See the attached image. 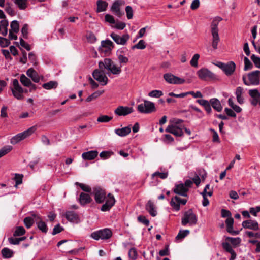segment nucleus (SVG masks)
Segmentation results:
<instances>
[{"mask_svg": "<svg viewBox=\"0 0 260 260\" xmlns=\"http://www.w3.org/2000/svg\"><path fill=\"white\" fill-rule=\"evenodd\" d=\"M173 191L175 193L183 196H187V192L188 189L184 185V184L180 183L176 184L173 189Z\"/></svg>", "mask_w": 260, "mask_h": 260, "instance_id": "4be33fe9", "label": "nucleus"}, {"mask_svg": "<svg viewBox=\"0 0 260 260\" xmlns=\"http://www.w3.org/2000/svg\"><path fill=\"white\" fill-rule=\"evenodd\" d=\"M259 76L260 71L258 70L249 73L247 75L248 80H247L246 76H243V83L247 86L258 85L260 83Z\"/></svg>", "mask_w": 260, "mask_h": 260, "instance_id": "20e7f679", "label": "nucleus"}, {"mask_svg": "<svg viewBox=\"0 0 260 260\" xmlns=\"http://www.w3.org/2000/svg\"><path fill=\"white\" fill-rule=\"evenodd\" d=\"M146 209L152 216L154 217L156 215L157 211L155 209V205L151 201L149 200L147 202L146 205Z\"/></svg>", "mask_w": 260, "mask_h": 260, "instance_id": "c85d7f7f", "label": "nucleus"}, {"mask_svg": "<svg viewBox=\"0 0 260 260\" xmlns=\"http://www.w3.org/2000/svg\"><path fill=\"white\" fill-rule=\"evenodd\" d=\"M222 20V18L221 17L217 16L213 19L211 24V32L212 37V46L214 49L217 48L218 44L220 40L218 26L219 23Z\"/></svg>", "mask_w": 260, "mask_h": 260, "instance_id": "f03ea898", "label": "nucleus"}, {"mask_svg": "<svg viewBox=\"0 0 260 260\" xmlns=\"http://www.w3.org/2000/svg\"><path fill=\"white\" fill-rule=\"evenodd\" d=\"M187 202V200L185 199H181L180 197L176 196L172 198L170 204L171 206L176 211H178L180 209V204L184 205Z\"/></svg>", "mask_w": 260, "mask_h": 260, "instance_id": "a211bd4d", "label": "nucleus"}, {"mask_svg": "<svg viewBox=\"0 0 260 260\" xmlns=\"http://www.w3.org/2000/svg\"><path fill=\"white\" fill-rule=\"evenodd\" d=\"M242 226L245 229H249L255 231L259 230L258 222L255 220H247L244 221L242 223Z\"/></svg>", "mask_w": 260, "mask_h": 260, "instance_id": "5701e85b", "label": "nucleus"}, {"mask_svg": "<svg viewBox=\"0 0 260 260\" xmlns=\"http://www.w3.org/2000/svg\"><path fill=\"white\" fill-rule=\"evenodd\" d=\"M104 71L100 69H96L92 73L93 78L102 85H106L108 81V79Z\"/></svg>", "mask_w": 260, "mask_h": 260, "instance_id": "f8f14e48", "label": "nucleus"}, {"mask_svg": "<svg viewBox=\"0 0 260 260\" xmlns=\"http://www.w3.org/2000/svg\"><path fill=\"white\" fill-rule=\"evenodd\" d=\"M163 93L161 91L158 90H154L150 92L148 94L149 96L153 98H159L162 96Z\"/></svg>", "mask_w": 260, "mask_h": 260, "instance_id": "5fc2aeb1", "label": "nucleus"}, {"mask_svg": "<svg viewBox=\"0 0 260 260\" xmlns=\"http://www.w3.org/2000/svg\"><path fill=\"white\" fill-rule=\"evenodd\" d=\"M227 240L230 241L233 245L235 246H237L239 245L241 242V239L240 238H232V237H228Z\"/></svg>", "mask_w": 260, "mask_h": 260, "instance_id": "bf43d9fd", "label": "nucleus"}, {"mask_svg": "<svg viewBox=\"0 0 260 260\" xmlns=\"http://www.w3.org/2000/svg\"><path fill=\"white\" fill-rule=\"evenodd\" d=\"M236 68V64L234 62L231 61L225 64L222 71L226 76H230L233 74L235 71Z\"/></svg>", "mask_w": 260, "mask_h": 260, "instance_id": "412c9836", "label": "nucleus"}, {"mask_svg": "<svg viewBox=\"0 0 260 260\" xmlns=\"http://www.w3.org/2000/svg\"><path fill=\"white\" fill-rule=\"evenodd\" d=\"M138 111L141 113H150L155 110L154 104L151 102L144 101V103L139 105L137 107Z\"/></svg>", "mask_w": 260, "mask_h": 260, "instance_id": "9d476101", "label": "nucleus"}, {"mask_svg": "<svg viewBox=\"0 0 260 260\" xmlns=\"http://www.w3.org/2000/svg\"><path fill=\"white\" fill-rule=\"evenodd\" d=\"M128 256L131 259L135 260L137 258L138 254L136 249L135 248H132L128 252Z\"/></svg>", "mask_w": 260, "mask_h": 260, "instance_id": "603ef678", "label": "nucleus"}, {"mask_svg": "<svg viewBox=\"0 0 260 260\" xmlns=\"http://www.w3.org/2000/svg\"><path fill=\"white\" fill-rule=\"evenodd\" d=\"M86 38L88 42L91 44L94 43L97 40L95 35L91 31H88L87 32L86 35Z\"/></svg>", "mask_w": 260, "mask_h": 260, "instance_id": "a19ab883", "label": "nucleus"}, {"mask_svg": "<svg viewBox=\"0 0 260 260\" xmlns=\"http://www.w3.org/2000/svg\"><path fill=\"white\" fill-rule=\"evenodd\" d=\"M98 155V151L96 150H91L86 152H84L82 154V157L83 159L91 160L95 159Z\"/></svg>", "mask_w": 260, "mask_h": 260, "instance_id": "a878e982", "label": "nucleus"}, {"mask_svg": "<svg viewBox=\"0 0 260 260\" xmlns=\"http://www.w3.org/2000/svg\"><path fill=\"white\" fill-rule=\"evenodd\" d=\"M96 4H97L96 11L98 12L105 11L107 9V8L108 5L107 2H106L105 1H101V0L98 1Z\"/></svg>", "mask_w": 260, "mask_h": 260, "instance_id": "4c0bfd02", "label": "nucleus"}, {"mask_svg": "<svg viewBox=\"0 0 260 260\" xmlns=\"http://www.w3.org/2000/svg\"><path fill=\"white\" fill-rule=\"evenodd\" d=\"M27 75L31 78V79L36 83H38L40 81V77L37 72L32 68L29 69L26 72Z\"/></svg>", "mask_w": 260, "mask_h": 260, "instance_id": "7c9ffc66", "label": "nucleus"}, {"mask_svg": "<svg viewBox=\"0 0 260 260\" xmlns=\"http://www.w3.org/2000/svg\"><path fill=\"white\" fill-rule=\"evenodd\" d=\"M2 254L4 257L9 258L13 256V252L8 248H4L2 250Z\"/></svg>", "mask_w": 260, "mask_h": 260, "instance_id": "ea45409f", "label": "nucleus"}, {"mask_svg": "<svg viewBox=\"0 0 260 260\" xmlns=\"http://www.w3.org/2000/svg\"><path fill=\"white\" fill-rule=\"evenodd\" d=\"M225 223L226 225V230L229 233H231L232 234H238L237 232L234 231L233 230L234 219L232 217H231L228 218L225 220Z\"/></svg>", "mask_w": 260, "mask_h": 260, "instance_id": "473e14b6", "label": "nucleus"}, {"mask_svg": "<svg viewBox=\"0 0 260 260\" xmlns=\"http://www.w3.org/2000/svg\"><path fill=\"white\" fill-rule=\"evenodd\" d=\"M99 67L101 71L106 70L114 75H119L121 72V67H117L109 58H105L103 61H100Z\"/></svg>", "mask_w": 260, "mask_h": 260, "instance_id": "7ed1b4c3", "label": "nucleus"}, {"mask_svg": "<svg viewBox=\"0 0 260 260\" xmlns=\"http://www.w3.org/2000/svg\"><path fill=\"white\" fill-rule=\"evenodd\" d=\"M126 16L128 19H131L133 17V10L131 6H127L125 8Z\"/></svg>", "mask_w": 260, "mask_h": 260, "instance_id": "4d7b16f0", "label": "nucleus"}, {"mask_svg": "<svg viewBox=\"0 0 260 260\" xmlns=\"http://www.w3.org/2000/svg\"><path fill=\"white\" fill-rule=\"evenodd\" d=\"M199 78L203 80H214L217 79V76L206 68H202L197 71Z\"/></svg>", "mask_w": 260, "mask_h": 260, "instance_id": "6e6552de", "label": "nucleus"}, {"mask_svg": "<svg viewBox=\"0 0 260 260\" xmlns=\"http://www.w3.org/2000/svg\"><path fill=\"white\" fill-rule=\"evenodd\" d=\"M114 24V25L112 26L113 27L118 29H120V30L123 29L124 28V27H125V24L122 22H120V21H117L116 22H115V23Z\"/></svg>", "mask_w": 260, "mask_h": 260, "instance_id": "69168bd1", "label": "nucleus"}, {"mask_svg": "<svg viewBox=\"0 0 260 260\" xmlns=\"http://www.w3.org/2000/svg\"><path fill=\"white\" fill-rule=\"evenodd\" d=\"M79 201L81 205L84 206L90 203L92 201V199L88 194L82 192L80 194Z\"/></svg>", "mask_w": 260, "mask_h": 260, "instance_id": "bb28decb", "label": "nucleus"}, {"mask_svg": "<svg viewBox=\"0 0 260 260\" xmlns=\"http://www.w3.org/2000/svg\"><path fill=\"white\" fill-rule=\"evenodd\" d=\"M76 185H79L80 188L84 191L85 192H90L91 191V188L86 185V184H83V183H79V182H76Z\"/></svg>", "mask_w": 260, "mask_h": 260, "instance_id": "13d9d810", "label": "nucleus"}, {"mask_svg": "<svg viewBox=\"0 0 260 260\" xmlns=\"http://www.w3.org/2000/svg\"><path fill=\"white\" fill-rule=\"evenodd\" d=\"M114 132L119 136L125 137L131 133V128L130 126H126L122 128L115 129Z\"/></svg>", "mask_w": 260, "mask_h": 260, "instance_id": "c756f323", "label": "nucleus"}, {"mask_svg": "<svg viewBox=\"0 0 260 260\" xmlns=\"http://www.w3.org/2000/svg\"><path fill=\"white\" fill-rule=\"evenodd\" d=\"M210 131L212 132L213 133V139L212 141L213 142H220V139L218 136V135L216 131L212 128H210Z\"/></svg>", "mask_w": 260, "mask_h": 260, "instance_id": "338daca9", "label": "nucleus"}, {"mask_svg": "<svg viewBox=\"0 0 260 260\" xmlns=\"http://www.w3.org/2000/svg\"><path fill=\"white\" fill-rule=\"evenodd\" d=\"M104 92V90H101V91H96L90 95L89 96H88L86 99V101L87 102H90L91 101L96 99L98 97H99L101 95H102Z\"/></svg>", "mask_w": 260, "mask_h": 260, "instance_id": "58836bf2", "label": "nucleus"}, {"mask_svg": "<svg viewBox=\"0 0 260 260\" xmlns=\"http://www.w3.org/2000/svg\"><path fill=\"white\" fill-rule=\"evenodd\" d=\"M166 132L170 133L177 137L182 136L183 132L182 129L177 125H169L165 129Z\"/></svg>", "mask_w": 260, "mask_h": 260, "instance_id": "6ab92c4d", "label": "nucleus"}, {"mask_svg": "<svg viewBox=\"0 0 260 260\" xmlns=\"http://www.w3.org/2000/svg\"><path fill=\"white\" fill-rule=\"evenodd\" d=\"M11 29L9 31H12L14 33L18 32L19 30V23L16 20H14L11 23Z\"/></svg>", "mask_w": 260, "mask_h": 260, "instance_id": "c03bdc74", "label": "nucleus"}, {"mask_svg": "<svg viewBox=\"0 0 260 260\" xmlns=\"http://www.w3.org/2000/svg\"><path fill=\"white\" fill-rule=\"evenodd\" d=\"M113 48L114 44L111 40L102 41L101 47L99 48V51L107 54L110 53Z\"/></svg>", "mask_w": 260, "mask_h": 260, "instance_id": "dca6fc26", "label": "nucleus"}, {"mask_svg": "<svg viewBox=\"0 0 260 260\" xmlns=\"http://www.w3.org/2000/svg\"><path fill=\"white\" fill-rule=\"evenodd\" d=\"M134 112L132 107L119 106L114 110V113L119 116H125Z\"/></svg>", "mask_w": 260, "mask_h": 260, "instance_id": "2eb2a0df", "label": "nucleus"}, {"mask_svg": "<svg viewBox=\"0 0 260 260\" xmlns=\"http://www.w3.org/2000/svg\"><path fill=\"white\" fill-rule=\"evenodd\" d=\"M125 5V1L123 0H116L111 7V11L118 17H121L123 15V12L121 11V7Z\"/></svg>", "mask_w": 260, "mask_h": 260, "instance_id": "ddd939ff", "label": "nucleus"}, {"mask_svg": "<svg viewBox=\"0 0 260 260\" xmlns=\"http://www.w3.org/2000/svg\"><path fill=\"white\" fill-rule=\"evenodd\" d=\"M198 221V218L193 213L192 209H189L185 212L181 219V223L185 226L188 224L189 225L196 224Z\"/></svg>", "mask_w": 260, "mask_h": 260, "instance_id": "0eeeda50", "label": "nucleus"}, {"mask_svg": "<svg viewBox=\"0 0 260 260\" xmlns=\"http://www.w3.org/2000/svg\"><path fill=\"white\" fill-rule=\"evenodd\" d=\"M94 199L97 203H102L106 200V203L101 208L102 211H109L115 203V200L113 195L109 193L106 197V192L101 188H96L94 190Z\"/></svg>", "mask_w": 260, "mask_h": 260, "instance_id": "f257e3e1", "label": "nucleus"}, {"mask_svg": "<svg viewBox=\"0 0 260 260\" xmlns=\"http://www.w3.org/2000/svg\"><path fill=\"white\" fill-rule=\"evenodd\" d=\"M64 216L71 222L78 223L80 222L79 216L74 211H68L65 213Z\"/></svg>", "mask_w": 260, "mask_h": 260, "instance_id": "aec40b11", "label": "nucleus"}, {"mask_svg": "<svg viewBox=\"0 0 260 260\" xmlns=\"http://www.w3.org/2000/svg\"><path fill=\"white\" fill-rule=\"evenodd\" d=\"M10 41L6 38L0 37V46L2 47H6L9 45Z\"/></svg>", "mask_w": 260, "mask_h": 260, "instance_id": "680f3d73", "label": "nucleus"}, {"mask_svg": "<svg viewBox=\"0 0 260 260\" xmlns=\"http://www.w3.org/2000/svg\"><path fill=\"white\" fill-rule=\"evenodd\" d=\"M20 80L24 86L30 88V91L36 90V85L32 83L30 80L26 77L25 75L22 74L21 75Z\"/></svg>", "mask_w": 260, "mask_h": 260, "instance_id": "b1692460", "label": "nucleus"}, {"mask_svg": "<svg viewBox=\"0 0 260 260\" xmlns=\"http://www.w3.org/2000/svg\"><path fill=\"white\" fill-rule=\"evenodd\" d=\"M12 147L10 145H7L0 149V158L8 154L12 150Z\"/></svg>", "mask_w": 260, "mask_h": 260, "instance_id": "a18cd8bd", "label": "nucleus"}, {"mask_svg": "<svg viewBox=\"0 0 260 260\" xmlns=\"http://www.w3.org/2000/svg\"><path fill=\"white\" fill-rule=\"evenodd\" d=\"M37 128L35 126H33L27 129V130L19 133L13 137L10 140V143L12 144H16L21 140L29 137L34 134L36 131Z\"/></svg>", "mask_w": 260, "mask_h": 260, "instance_id": "423d86ee", "label": "nucleus"}, {"mask_svg": "<svg viewBox=\"0 0 260 260\" xmlns=\"http://www.w3.org/2000/svg\"><path fill=\"white\" fill-rule=\"evenodd\" d=\"M33 215L35 216V221L37 222V226L39 229L43 233H46L48 231L46 224L41 219L40 217L38 215L33 214Z\"/></svg>", "mask_w": 260, "mask_h": 260, "instance_id": "393cba45", "label": "nucleus"}, {"mask_svg": "<svg viewBox=\"0 0 260 260\" xmlns=\"http://www.w3.org/2000/svg\"><path fill=\"white\" fill-rule=\"evenodd\" d=\"M163 77L166 82L169 84H182L185 82L183 78L176 76L171 73H166L163 75Z\"/></svg>", "mask_w": 260, "mask_h": 260, "instance_id": "9b49d317", "label": "nucleus"}, {"mask_svg": "<svg viewBox=\"0 0 260 260\" xmlns=\"http://www.w3.org/2000/svg\"><path fill=\"white\" fill-rule=\"evenodd\" d=\"M112 119V117L108 115H100L97 119V121L100 123H107Z\"/></svg>", "mask_w": 260, "mask_h": 260, "instance_id": "37998d69", "label": "nucleus"}, {"mask_svg": "<svg viewBox=\"0 0 260 260\" xmlns=\"http://www.w3.org/2000/svg\"><path fill=\"white\" fill-rule=\"evenodd\" d=\"M251 59L254 63L255 66L257 68H260V58L253 54L251 56Z\"/></svg>", "mask_w": 260, "mask_h": 260, "instance_id": "052dcab7", "label": "nucleus"}, {"mask_svg": "<svg viewBox=\"0 0 260 260\" xmlns=\"http://www.w3.org/2000/svg\"><path fill=\"white\" fill-rule=\"evenodd\" d=\"M244 70L247 71L252 68L253 65L249 59L247 57H245L244 58Z\"/></svg>", "mask_w": 260, "mask_h": 260, "instance_id": "3c124183", "label": "nucleus"}, {"mask_svg": "<svg viewBox=\"0 0 260 260\" xmlns=\"http://www.w3.org/2000/svg\"><path fill=\"white\" fill-rule=\"evenodd\" d=\"M112 236V231L108 228H105L92 232L90 234V237L96 241L100 240H107Z\"/></svg>", "mask_w": 260, "mask_h": 260, "instance_id": "39448f33", "label": "nucleus"}, {"mask_svg": "<svg viewBox=\"0 0 260 260\" xmlns=\"http://www.w3.org/2000/svg\"><path fill=\"white\" fill-rule=\"evenodd\" d=\"M58 86V82L56 81H50L48 82L44 83L42 87L46 90H51L56 89Z\"/></svg>", "mask_w": 260, "mask_h": 260, "instance_id": "f704fd0d", "label": "nucleus"}, {"mask_svg": "<svg viewBox=\"0 0 260 260\" xmlns=\"http://www.w3.org/2000/svg\"><path fill=\"white\" fill-rule=\"evenodd\" d=\"M11 90L13 96L17 100H21L23 99V89L19 85L17 79H15L13 80L12 86L11 87Z\"/></svg>", "mask_w": 260, "mask_h": 260, "instance_id": "1a4fd4ad", "label": "nucleus"}, {"mask_svg": "<svg viewBox=\"0 0 260 260\" xmlns=\"http://www.w3.org/2000/svg\"><path fill=\"white\" fill-rule=\"evenodd\" d=\"M32 215L34 217V218L31 217H26L24 219V223L27 229L30 228L32 225L34 221H35V216L33 215V214Z\"/></svg>", "mask_w": 260, "mask_h": 260, "instance_id": "79ce46f5", "label": "nucleus"}, {"mask_svg": "<svg viewBox=\"0 0 260 260\" xmlns=\"http://www.w3.org/2000/svg\"><path fill=\"white\" fill-rule=\"evenodd\" d=\"M189 233V231L188 230H181L179 231L178 234L176 236L177 239H182L185 238Z\"/></svg>", "mask_w": 260, "mask_h": 260, "instance_id": "864d4df0", "label": "nucleus"}, {"mask_svg": "<svg viewBox=\"0 0 260 260\" xmlns=\"http://www.w3.org/2000/svg\"><path fill=\"white\" fill-rule=\"evenodd\" d=\"M200 58V55L198 53L195 54L191 58L190 63L193 67H198V60Z\"/></svg>", "mask_w": 260, "mask_h": 260, "instance_id": "8fccbe9b", "label": "nucleus"}, {"mask_svg": "<svg viewBox=\"0 0 260 260\" xmlns=\"http://www.w3.org/2000/svg\"><path fill=\"white\" fill-rule=\"evenodd\" d=\"M244 92V89L240 86L237 87L236 89L235 95L236 96L237 101L240 104L244 103V97L243 96Z\"/></svg>", "mask_w": 260, "mask_h": 260, "instance_id": "cd10ccee", "label": "nucleus"}, {"mask_svg": "<svg viewBox=\"0 0 260 260\" xmlns=\"http://www.w3.org/2000/svg\"><path fill=\"white\" fill-rule=\"evenodd\" d=\"M110 36L116 44L121 45H125L129 39V36L127 34H124L122 36H119L112 32Z\"/></svg>", "mask_w": 260, "mask_h": 260, "instance_id": "4468645a", "label": "nucleus"}, {"mask_svg": "<svg viewBox=\"0 0 260 260\" xmlns=\"http://www.w3.org/2000/svg\"><path fill=\"white\" fill-rule=\"evenodd\" d=\"M197 102L201 105L203 106L206 112L210 114L212 111L211 104L210 102L206 100H198Z\"/></svg>", "mask_w": 260, "mask_h": 260, "instance_id": "72a5a7b5", "label": "nucleus"}, {"mask_svg": "<svg viewBox=\"0 0 260 260\" xmlns=\"http://www.w3.org/2000/svg\"><path fill=\"white\" fill-rule=\"evenodd\" d=\"M25 230L23 226H18L16 228L13 236L14 237L20 236L25 234Z\"/></svg>", "mask_w": 260, "mask_h": 260, "instance_id": "de8ad7c7", "label": "nucleus"}, {"mask_svg": "<svg viewBox=\"0 0 260 260\" xmlns=\"http://www.w3.org/2000/svg\"><path fill=\"white\" fill-rule=\"evenodd\" d=\"M14 3L20 10H25L28 5V0H14Z\"/></svg>", "mask_w": 260, "mask_h": 260, "instance_id": "c9c22d12", "label": "nucleus"}, {"mask_svg": "<svg viewBox=\"0 0 260 260\" xmlns=\"http://www.w3.org/2000/svg\"><path fill=\"white\" fill-rule=\"evenodd\" d=\"M213 108L217 112H220L222 110V106L219 100L216 98L211 99L209 101Z\"/></svg>", "mask_w": 260, "mask_h": 260, "instance_id": "2f4dec72", "label": "nucleus"}, {"mask_svg": "<svg viewBox=\"0 0 260 260\" xmlns=\"http://www.w3.org/2000/svg\"><path fill=\"white\" fill-rule=\"evenodd\" d=\"M146 47L145 42L143 40H141L135 45L133 46V49L137 48L139 49H143Z\"/></svg>", "mask_w": 260, "mask_h": 260, "instance_id": "6e6d98bb", "label": "nucleus"}, {"mask_svg": "<svg viewBox=\"0 0 260 260\" xmlns=\"http://www.w3.org/2000/svg\"><path fill=\"white\" fill-rule=\"evenodd\" d=\"M105 21L110 24H114L115 23V20L114 17L110 14H106L105 16Z\"/></svg>", "mask_w": 260, "mask_h": 260, "instance_id": "0e129e2a", "label": "nucleus"}, {"mask_svg": "<svg viewBox=\"0 0 260 260\" xmlns=\"http://www.w3.org/2000/svg\"><path fill=\"white\" fill-rule=\"evenodd\" d=\"M203 196V200L202 201V205L203 206L206 207L209 204V201L207 198V196L211 197L213 194V189L210 188L209 184H207L204 189L203 191L201 193Z\"/></svg>", "mask_w": 260, "mask_h": 260, "instance_id": "f3484780", "label": "nucleus"}, {"mask_svg": "<svg viewBox=\"0 0 260 260\" xmlns=\"http://www.w3.org/2000/svg\"><path fill=\"white\" fill-rule=\"evenodd\" d=\"M20 44L21 47L24 48L27 51L31 50L30 46L21 38H20Z\"/></svg>", "mask_w": 260, "mask_h": 260, "instance_id": "774afa93", "label": "nucleus"}, {"mask_svg": "<svg viewBox=\"0 0 260 260\" xmlns=\"http://www.w3.org/2000/svg\"><path fill=\"white\" fill-rule=\"evenodd\" d=\"M23 177V175L22 174H15L14 180L15 182V184L14 186L15 187L17 188L19 185L22 184Z\"/></svg>", "mask_w": 260, "mask_h": 260, "instance_id": "49530a36", "label": "nucleus"}, {"mask_svg": "<svg viewBox=\"0 0 260 260\" xmlns=\"http://www.w3.org/2000/svg\"><path fill=\"white\" fill-rule=\"evenodd\" d=\"M8 22L5 19L2 20L0 22V33L3 36H6L8 33Z\"/></svg>", "mask_w": 260, "mask_h": 260, "instance_id": "e433bc0d", "label": "nucleus"}, {"mask_svg": "<svg viewBox=\"0 0 260 260\" xmlns=\"http://www.w3.org/2000/svg\"><path fill=\"white\" fill-rule=\"evenodd\" d=\"M260 212V206L255 207H251L249 209V212L254 216H257V213Z\"/></svg>", "mask_w": 260, "mask_h": 260, "instance_id": "e2e57ef3", "label": "nucleus"}, {"mask_svg": "<svg viewBox=\"0 0 260 260\" xmlns=\"http://www.w3.org/2000/svg\"><path fill=\"white\" fill-rule=\"evenodd\" d=\"M158 176L162 179H165L167 178L168 176V172H159L158 171L155 172L152 175V178H154L155 177Z\"/></svg>", "mask_w": 260, "mask_h": 260, "instance_id": "09e8293b", "label": "nucleus"}]
</instances>
